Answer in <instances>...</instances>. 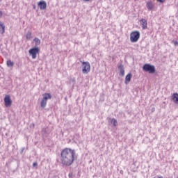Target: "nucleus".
Returning a JSON list of instances; mask_svg holds the SVG:
<instances>
[{"label": "nucleus", "instance_id": "obj_9", "mask_svg": "<svg viewBox=\"0 0 178 178\" xmlns=\"http://www.w3.org/2000/svg\"><path fill=\"white\" fill-rule=\"evenodd\" d=\"M118 70L120 72V76L124 77V65L123 64H118Z\"/></svg>", "mask_w": 178, "mask_h": 178}, {"label": "nucleus", "instance_id": "obj_26", "mask_svg": "<svg viewBox=\"0 0 178 178\" xmlns=\"http://www.w3.org/2000/svg\"><path fill=\"white\" fill-rule=\"evenodd\" d=\"M33 9L36 10L37 9V6H35V5H33Z\"/></svg>", "mask_w": 178, "mask_h": 178}, {"label": "nucleus", "instance_id": "obj_6", "mask_svg": "<svg viewBox=\"0 0 178 178\" xmlns=\"http://www.w3.org/2000/svg\"><path fill=\"white\" fill-rule=\"evenodd\" d=\"M29 54L32 56V59H35V58H37V54H40V47H35L30 49Z\"/></svg>", "mask_w": 178, "mask_h": 178}, {"label": "nucleus", "instance_id": "obj_22", "mask_svg": "<svg viewBox=\"0 0 178 178\" xmlns=\"http://www.w3.org/2000/svg\"><path fill=\"white\" fill-rule=\"evenodd\" d=\"M69 178H74V175H73V172H70L69 175Z\"/></svg>", "mask_w": 178, "mask_h": 178}, {"label": "nucleus", "instance_id": "obj_13", "mask_svg": "<svg viewBox=\"0 0 178 178\" xmlns=\"http://www.w3.org/2000/svg\"><path fill=\"white\" fill-rule=\"evenodd\" d=\"M0 33L1 34H3L5 33V24L2 22H0Z\"/></svg>", "mask_w": 178, "mask_h": 178}, {"label": "nucleus", "instance_id": "obj_17", "mask_svg": "<svg viewBox=\"0 0 178 178\" xmlns=\"http://www.w3.org/2000/svg\"><path fill=\"white\" fill-rule=\"evenodd\" d=\"M111 124H113V126H114V127H116V126H118V120H116V119L115 118H112L111 120Z\"/></svg>", "mask_w": 178, "mask_h": 178}, {"label": "nucleus", "instance_id": "obj_20", "mask_svg": "<svg viewBox=\"0 0 178 178\" xmlns=\"http://www.w3.org/2000/svg\"><path fill=\"white\" fill-rule=\"evenodd\" d=\"M33 168H35L37 169L38 168V163L34 162L33 163Z\"/></svg>", "mask_w": 178, "mask_h": 178}, {"label": "nucleus", "instance_id": "obj_25", "mask_svg": "<svg viewBox=\"0 0 178 178\" xmlns=\"http://www.w3.org/2000/svg\"><path fill=\"white\" fill-rule=\"evenodd\" d=\"M24 151V147H22V148L21 149L20 154H23Z\"/></svg>", "mask_w": 178, "mask_h": 178}, {"label": "nucleus", "instance_id": "obj_28", "mask_svg": "<svg viewBox=\"0 0 178 178\" xmlns=\"http://www.w3.org/2000/svg\"><path fill=\"white\" fill-rule=\"evenodd\" d=\"M2 16V11H0V17Z\"/></svg>", "mask_w": 178, "mask_h": 178}, {"label": "nucleus", "instance_id": "obj_14", "mask_svg": "<svg viewBox=\"0 0 178 178\" xmlns=\"http://www.w3.org/2000/svg\"><path fill=\"white\" fill-rule=\"evenodd\" d=\"M146 6L148 10H152V9H154V4L152 3V1L147 2Z\"/></svg>", "mask_w": 178, "mask_h": 178}, {"label": "nucleus", "instance_id": "obj_2", "mask_svg": "<svg viewBox=\"0 0 178 178\" xmlns=\"http://www.w3.org/2000/svg\"><path fill=\"white\" fill-rule=\"evenodd\" d=\"M143 72H146L147 73H149V74H154L155 72H156V69L155 68V65H151L150 63H146L143 66Z\"/></svg>", "mask_w": 178, "mask_h": 178}, {"label": "nucleus", "instance_id": "obj_10", "mask_svg": "<svg viewBox=\"0 0 178 178\" xmlns=\"http://www.w3.org/2000/svg\"><path fill=\"white\" fill-rule=\"evenodd\" d=\"M140 26H142L143 30H145L147 29V26H148V22H147V19L142 18L140 20Z\"/></svg>", "mask_w": 178, "mask_h": 178}, {"label": "nucleus", "instance_id": "obj_12", "mask_svg": "<svg viewBox=\"0 0 178 178\" xmlns=\"http://www.w3.org/2000/svg\"><path fill=\"white\" fill-rule=\"evenodd\" d=\"M172 100L175 104H178V93H174L172 95Z\"/></svg>", "mask_w": 178, "mask_h": 178}, {"label": "nucleus", "instance_id": "obj_4", "mask_svg": "<svg viewBox=\"0 0 178 178\" xmlns=\"http://www.w3.org/2000/svg\"><path fill=\"white\" fill-rule=\"evenodd\" d=\"M52 98V95L51 93H45L43 95V99L41 101L40 105L41 108L44 109L47 106V102H48V99H51Z\"/></svg>", "mask_w": 178, "mask_h": 178}, {"label": "nucleus", "instance_id": "obj_31", "mask_svg": "<svg viewBox=\"0 0 178 178\" xmlns=\"http://www.w3.org/2000/svg\"><path fill=\"white\" fill-rule=\"evenodd\" d=\"M120 173H123V171H122V170H121V171H120Z\"/></svg>", "mask_w": 178, "mask_h": 178}, {"label": "nucleus", "instance_id": "obj_11", "mask_svg": "<svg viewBox=\"0 0 178 178\" xmlns=\"http://www.w3.org/2000/svg\"><path fill=\"white\" fill-rule=\"evenodd\" d=\"M133 77V74L131 72H129L128 74L125 76V81L124 83L127 85L130 81H131V78Z\"/></svg>", "mask_w": 178, "mask_h": 178}, {"label": "nucleus", "instance_id": "obj_29", "mask_svg": "<svg viewBox=\"0 0 178 178\" xmlns=\"http://www.w3.org/2000/svg\"><path fill=\"white\" fill-rule=\"evenodd\" d=\"M84 2H89L90 0H83Z\"/></svg>", "mask_w": 178, "mask_h": 178}, {"label": "nucleus", "instance_id": "obj_3", "mask_svg": "<svg viewBox=\"0 0 178 178\" xmlns=\"http://www.w3.org/2000/svg\"><path fill=\"white\" fill-rule=\"evenodd\" d=\"M82 63V73L83 74H88L90 73V70H91V65L89 62L81 61Z\"/></svg>", "mask_w": 178, "mask_h": 178}, {"label": "nucleus", "instance_id": "obj_15", "mask_svg": "<svg viewBox=\"0 0 178 178\" xmlns=\"http://www.w3.org/2000/svg\"><path fill=\"white\" fill-rule=\"evenodd\" d=\"M33 41L35 42V47H38V45H40V44H41V40L38 38H35L33 39Z\"/></svg>", "mask_w": 178, "mask_h": 178}, {"label": "nucleus", "instance_id": "obj_8", "mask_svg": "<svg viewBox=\"0 0 178 178\" xmlns=\"http://www.w3.org/2000/svg\"><path fill=\"white\" fill-rule=\"evenodd\" d=\"M38 6L40 10H45L47 9V1L41 0L38 3Z\"/></svg>", "mask_w": 178, "mask_h": 178}, {"label": "nucleus", "instance_id": "obj_16", "mask_svg": "<svg viewBox=\"0 0 178 178\" xmlns=\"http://www.w3.org/2000/svg\"><path fill=\"white\" fill-rule=\"evenodd\" d=\"M6 65L8 67H13V66L15 65V63L10 60H8Z\"/></svg>", "mask_w": 178, "mask_h": 178}, {"label": "nucleus", "instance_id": "obj_18", "mask_svg": "<svg viewBox=\"0 0 178 178\" xmlns=\"http://www.w3.org/2000/svg\"><path fill=\"white\" fill-rule=\"evenodd\" d=\"M26 39L31 40V31H28V33H26Z\"/></svg>", "mask_w": 178, "mask_h": 178}, {"label": "nucleus", "instance_id": "obj_27", "mask_svg": "<svg viewBox=\"0 0 178 178\" xmlns=\"http://www.w3.org/2000/svg\"><path fill=\"white\" fill-rule=\"evenodd\" d=\"M152 112H155V108H152Z\"/></svg>", "mask_w": 178, "mask_h": 178}, {"label": "nucleus", "instance_id": "obj_24", "mask_svg": "<svg viewBox=\"0 0 178 178\" xmlns=\"http://www.w3.org/2000/svg\"><path fill=\"white\" fill-rule=\"evenodd\" d=\"M158 2H160V3H163L165 2V0H157Z\"/></svg>", "mask_w": 178, "mask_h": 178}, {"label": "nucleus", "instance_id": "obj_1", "mask_svg": "<svg viewBox=\"0 0 178 178\" xmlns=\"http://www.w3.org/2000/svg\"><path fill=\"white\" fill-rule=\"evenodd\" d=\"M76 150L71 148H65L60 152V161L63 166H70L74 162Z\"/></svg>", "mask_w": 178, "mask_h": 178}, {"label": "nucleus", "instance_id": "obj_30", "mask_svg": "<svg viewBox=\"0 0 178 178\" xmlns=\"http://www.w3.org/2000/svg\"><path fill=\"white\" fill-rule=\"evenodd\" d=\"M158 178H163V177H158Z\"/></svg>", "mask_w": 178, "mask_h": 178}, {"label": "nucleus", "instance_id": "obj_23", "mask_svg": "<svg viewBox=\"0 0 178 178\" xmlns=\"http://www.w3.org/2000/svg\"><path fill=\"white\" fill-rule=\"evenodd\" d=\"M172 42H173L174 45H175V47H177V45H178L177 41L172 40Z\"/></svg>", "mask_w": 178, "mask_h": 178}, {"label": "nucleus", "instance_id": "obj_19", "mask_svg": "<svg viewBox=\"0 0 178 178\" xmlns=\"http://www.w3.org/2000/svg\"><path fill=\"white\" fill-rule=\"evenodd\" d=\"M70 83H72V85L74 86V84H76V78H71Z\"/></svg>", "mask_w": 178, "mask_h": 178}, {"label": "nucleus", "instance_id": "obj_7", "mask_svg": "<svg viewBox=\"0 0 178 178\" xmlns=\"http://www.w3.org/2000/svg\"><path fill=\"white\" fill-rule=\"evenodd\" d=\"M4 105L6 108H10V106H12V99H10V95H6L5 96Z\"/></svg>", "mask_w": 178, "mask_h": 178}, {"label": "nucleus", "instance_id": "obj_21", "mask_svg": "<svg viewBox=\"0 0 178 178\" xmlns=\"http://www.w3.org/2000/svg\"><path fill=\"white\" fill-rule=\"evenodd\" d=\"M18 167H19V161H17V160H15V169H17Z\"/></svg>", "mask_w": 178, "mask_h": 178}, {"label": "nucleus", "instance_id": "obj_5", "mask_svg": "<svg viewBox=\"0 0 178 178\" xmlns=\"http://www.w3.org/2000/svg\"><path fill=\"white\" fill-rule=\"evenodd\" d=\"M140 31H135L130 34V41L131 42H137L140 40Z\"/></svg>", "mask_w": 178, "mask_h": 178}]
</instances>
